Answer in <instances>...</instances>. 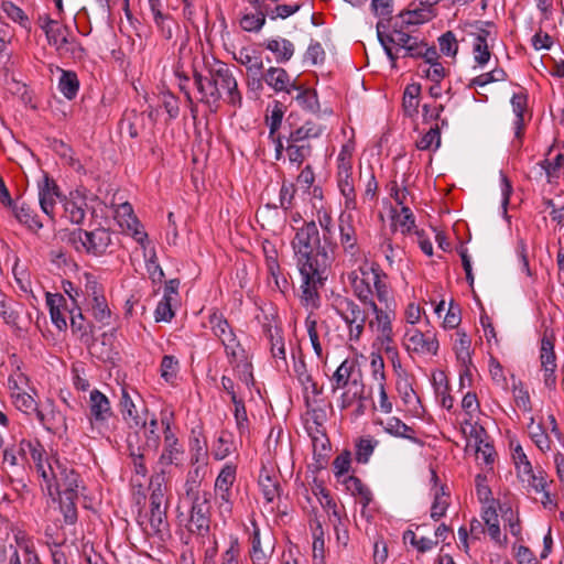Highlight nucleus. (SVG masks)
<instances>
[{
	"instance_id": "nucleus-13",
	"label": "nucleus",
	"mask_w": 564,
	"mask_h": 564,
	"mask_svg": "<svg viewBox=\"0 0 564 564\" xmlns=\"http://www.w3.org/2000/svg\"><path fill=\"white\" fill-rule=\"evenodd\" d=\"M541 367L544 371V384L549 389H554L556 386V356L554 351V336L544 332L541 339L540 348Z\"/></svg>"
},
{
	"instance_id": "nucleus-40",
	"label": "nucleus",
	"mask_w": 564,
	"mask_h": 564,
	"mask_svg": "<svg viewBox=\"0 0 564 564\" xmlns=\"http://www.w3.org/2000/svg\"><path fill=\"white\" fill-rule=\"evenodd\" d=\"M285 151L288 153L290 162L295 163L297 166H301L303 164V162L308 156H311L313 149H312L311 143H305V144L288 143Z\"/></svg>"
},
{
	"instance_id": "nucleus-17",
	"label": "nucleus",
	"mask_w": 564,
	"mask_h": 564,
	"mask_svg": "<svg viewBox=\"0 0 564 564\" xmlns=\"http://www.w3.org/2000/svg\"><path fill=\"white\" fill-rule=\"evenodd\" d=\"M112 415V410L108 398L99 390L95 389L89 397V420L93 424L102 426Z\"/></svg>"
},
{
	"instance_id": "nucleus-10",
	"label": "nucleus",
	"mask_w": 564,
	"mask_h": 564,
	"mask_svg": "<svg viewBox=\"0 0 564 564\" xmlns=\"http://www.w3.org/2000/svg\"><path fill=\"white\" fill-rule=\"evenodd\" d=\"M381 28H384L382 22L377 23V36L382 45L389 61L391 62L392 68L397 67V61L399 58L398 52L400 50H404L412 41L416 39L406 32L401 30L393 29L388 34L381 31Z\"/></svg>"
},
{
	"instance_id": "nucleus-6",
	"label": "nucleus",
	"mask_w": 564,
	"mask_h": 564,
	"mask_svg": "<svg viewBox=\"0 0 564 564\" xmlns=\"http://www.w3.org/2000/svg\"><path fill=\"white\" fill-rule=\"evenodd\" d=\"M333 307L336 314L345 322L349 340L358 341L365 330L366 312L354 300L346 296H337L334 300Z\"/></svg>"
},
{
	"instance_id": "nucleus-30",
	"label": "nucleus",
	"mask_w": 564,
	"mask_h": 564,
	"mask_svg": "<svg viewBox=\"0 0 564 564\" xmlns=\"http://www.w3.org/2000/svg\"><path fill=\"white\" fill-rule=\"evenodd\" d=\"M198 473L199 468H195L194 471H189L185 481V495L191 502L212 498V494L209 491L200 490Z\"/></svg>"
},
{
	"instance_id": "nucleus-3",
	"label": "nucleus",
	"mask_w": 564,
	"mask_h": 564,
	"mask_svg": "<svg viewBox=\"0 0 564 564\" xmlns=\"http://www.w3.org/2000/svg\"><path fill=\"white\" fill-rule=\"evenodd\" d=\"M332 391L346 389L340 397V408H349L356 400L364 399L365 384L362 382L361 369L354 358L345 359L333 373Z\"/></svg>"
},
{
	"instance_id": "nucleus-43",
	"label": "nucleus",
	"mask_w": 564,
	"mask_h": 564,
	"mask_svg": "<svg viewBox=\"0 0 564 564\" xmlns=\"http://www.w3.org/2000/svg\"><path fill=\"white\" fill-rule=\"evenodd\" d=\"M254 13H246L241 20L240 25L247 32H259L265 23V17L262 9H254Z\"/></svg>"
},
{
	"instance_id": "nucleus-11",
	"label": "nucleus",
	"mask_w": 564,
	"mask_h": 564,
	"mask_svg": "<svg viewBox=\"0 0 564 564\" xmlns=\"http://www.w3.org/2000/svg\"><path fill=\"white\" fill-rule=\"evenodd\" d=\"M13 403L15 408L25 414H30L32 412L35 413L36 419L39 422L51 432H57L59 430V426L56 424V416L61 420V424L63 427H66L65 419L59 414L55 413L53 410L51 411V416L48 417L47 414H45L42 410L36 408V403L34 399L25 393V392H18L13 393Z\"/></svg>"
},
{
	"instance_id": "nucleus-21",
	"label": "nucleus",
	"mask_w": 564,
	"mask_h": 564,
	"mask_svg": "<svg viewBox=\"0 0 564 564\" xmlns=\"http://www.w3.org/2000/svg\"><path fill=\"white\" fill-rule=\"evenodd\" d=\"M9 209L11 210L14 218L29 230L37 232L43 227V224L39 219L34 208H32L25 202L17 200L13 203V206L9 207Z\"/></svg>"
},
{
	"instance_id": "nucleus-27",
	"label": "nucleus",
	"mask_w": 564,
	"mask_h": 564,
	"mask_svg": "<svg viewBox=\"0 0 564 564\" xmlns=\"http://www.w3.org/2000/svg\"><path fill=\"white\" fill-rule=\"evenodd\" d=\"M63 207L65 217L70 223L79 225L84 221L86 215V202L84 197H80L79 195L74 196L70 194L68 198H64Z\"/></svg>"
},
{
	"instance_id": "nucleus-53",
	"label": "nucleus",
	"mask_w": 564,
	"mask_h": 564,
	"mask_svg": "<svg viewBox=\"0 0 564 564\" xmlns=\"http://www.w3.org/2000/svg\"><path fill=\"white\" fill-rule=\"evenodd\" d=\"M153 20L161 35L165 40H171L174 34V29L177 28L176 21L170 14L165 13H162L161 18H153Z\"/></svg>"
},
{
	"instance_id": "nucleus-28",
	"label": "nucleus",
	"mask_w": 564,
	"mask_h": 564,
	"mask_svg": "<svg viewBox=\"0 0 564 564\" xmlns=\"http://www.w3.org/2000/svg\"><path fill=\"white\" fill-rule=\"evenodd\" d=\"M383 430L394 437L406 438L415 444H423L422 441L415 436L414 430L399 417L392 416L388 419Z\"/></svg>"
},
{
	"instance_id": "nucleus-31",
	"label": "nucleus",
	"mask_w": 564,
	"mask_h": 564,
	"mask_svg": "<svg viewBox=\"0 0 564 564\" xmlns=\"http://www.w3.org/2000/svg\"><path fill=\"white\" fill-rule=\"evenodd\" d=\"M235 59L246 67L248 74L257 75L263 69L262 58L256 51L242 47L235 54Z\"/></svg>"
},
{
	"instance_id": "nucleus-60",
	"label": "nucleus",
	"mask_w": 564,
	"mask_h": 564,
	"mask_svg": "<svg viewBox=\"0 0 564 564\" xmlns=\"http://www.w3.org/2000/svg\"><path fill=\"white\" fill-rule=\"evenodd\" d=\"M284 111L280 102H275L271 115L267 116V123L269 126V137H273L281 127Z\"/></svg>"
},
{
	"instance_id": "nucleus-42",
	"label": "nucleus",
	"mask_w": 564,
	"mask_h": 564,
	"mask_svg": "<svg viewBox=\"0 0 564 564\" xmlns=\"http://www.w3.org/2000/svg\"><path fill=\"white\" fill-rule=\"evenodd\" d=\"M507 77L508 75L505 69L495 68L489 73H484L473 78L468 84V88L484 87L490 83L503 82L507 79Z\"/></svg>"
},
{
	"instance_id": "nucleus-16",
	"label": "nucleus",
	"mask_w": 564,
	"mask_h": 564,
	"mask_svg": "<svg viewBox=\"0 0 564 564\" xmlns=\"http://www.w3.org/2000/svg\"><path fill=\"white\" fill-rule=\"evenodd\" d=\"M164 429V447L162 454L159 457L158 464L161 466V471L164 473V468L177 464L181 459L184 451L178 443V438L171 430L169 421L162 420Z\"/></svg>"
},
{
	"instance_id": "nucleus-51",
	"label": "nucleus",
	"mask_w": 564,
	"mask_h": 564,
	"mask_svg": "<svg viewBox=\"0 0 564 564\" xmlns=\"http://www.w3.org/2000/svg\"><path fill=\"white\" fill-rule=\"evenodd\" d=\"M299 94L295 97L297 102L308 111L316 112L319 109L317 95L312 89H301L299 87Z\"/></svg>"
},
{
	"instance_id": "nucleus-39",
	"label": "nucleus",
	"mask_w": 564,
	"mask_h": 564,
	"mask_svg": "<svg viewBox=\"0 0 564 564\" xmlns=\"http://www.w3.org/2000/svg\"><path fill=\"white\" fill-rule=\"evenodd\" d=\"M128 448L129 455L132 458L135 474L145 477L148 474V468L145 466L144 459L149 451L142 449L141 446L133 445L130 437L128 438Z\"/></svg>"
},
{
	"instance_id": "nucleus-36",
	"label": "nucleus",
	"mask_w": 564,
	"mask_h": 564,
	"mask_svg": "<svg viewBox=\"0 0 564 564\" xmlns=\"http://www.w3.org/2000/svg\"><path fill=\"white\" fill-rule=\"evenodd\" d=\"M346 488L351 492L352 496H359V502L362 508L369 506L372 500V494L370 489L362 484V481L355 476H348L345 479Z\"/></svg>"
},
{
	"instance_id": "nucleus-52",
	"label": "nucleus",
	"mask_w": 564,
	"mask_h": 564,
	"mask_svg": "<svg viewBox=\"0 0 564 564\" xmlns=\"http://www.w3.org/2000/svg\"><path fill=\"white\" fill-rule=\"evenodd\" d=\"M352 289L355 295L365 304L370 305V302H375L371 297L372 291L370 289L369 282H366L365 279H359L357 275L352 278Z\"/></svg>"
},
{
	"instance_id": "nucleus-46",
	"label": "nucleus",
	"mask_w": 564,
	"mask_h": 564,
	"mask_svg": "<svg viewBox=\"0 0 564 564\" xmlns=\"http://www.w3.org/2000/svg\"><path fill=\"white\" fill-rule=\"evenodd\" d=\"M421 86L419 84L408 85L403 94V108L410 115L415 112L419 107V96Z\"/></svg>"
},
{
	"instance_id": "nucleus-58",
	"label": "nucleus",
	"mask_w": 564,
	"mask_h": 564,
	"mask_svg": "<svg viewBox=\"0 0 564 564\" xmlns=\"http://www.w3.org/2000/svg\"><path fill=\"white\" fill-rule=\"evenodd\" d=\"M28 460L25 454L20 451V443L8 447L3 452V463L11 467L24 464Z\"/></svg>"
},
{
	"instance_id": "nucleus-64",
	"label": "nucleus",
	"mask_w": 564,
	"mask_h": 564,
	"mask_svg": "<svg viewBox=\"0 0 564 564\" xmlns=\"http://www.w3.org/2000/svg\"><path fill=\"white\" fill-rule=\"evenodd\" d=\"M325 51L319 42H312L304 55L305 61H310L312 65L322 64L325 59Z\"/></svg>"
},
{
	"instance_id": "nucleus-29",
	"label": "nucleus",
	"mask_w": 564,
	"mask_h": 564,
	"mask_svg": "<svg viewBox=\"0 0 564 564\" xmlns=\"http://www.w3.org/2000/svg\"><path fill=\"white\" fill-rule=\"evenodd\" d=\"M144 112L131 110L124 113L119 122V130L121 133H127L130 138L134 139L140 133V128L143 127Z\"/></svg>"
},
{
	"instance_id": "nucleus-41",
	"label": "nucleus",
	"mask_w": 564,
	"mask_h": 564,
	"mask_svg": "<svg viewBox=\"0 0 564 564\" xmlns=\"http://www.w3.org/2000/svg\"><path fill=\"white\" fill-rule=\"evenodd\" d=\"M449 506L448 494L446 492L445 486H442L434 496V501L431 507V518L434 521L440 520L445 516L446 510Z\"/></svg>"
},
{
	"instance_id": "nucleus-24",
	"label": "nucleus",
	"mask_w": 564,
	"mask_h": 564,
	"mask_svg": "<svg viewBox=\"0 0 564 564\" xmlns=\"http://www.w3.org/2000/svg\"><path fill=\"white\" fill-rule=\"evenodd\" d=\"M119 406L122 419L130 429L140 430L145 426V417L138 413L135 405L126 389H122Z\"/></svg>"
},
{
	"instance_id": "nucleus-8",
	"label": "nucleus",
	"mask_w": 564,
	"mask_h": 564,
	"mask_svg": "<svg viewBox=\"0 0 564 564\" xmlns=\"http://www.w3.org/2000/svg\"><path fill=\"white\" fill-rule=\"evenodd\" d=\"M210 499L191 502L189 514L186 523L187 531L199 538L205 539L210 532Z\"/></svg>"
},
{
	"instance_id": "nucleus-4",
	"label": "nucleus",
	"mask_w": 564,
	"mask_h": 564,
	"mask_svg": "<svg viewBox=\"0 0 564 564\" xmlns=\"http://www.w3.org/2000/svg\"><path fill=\"white\" fill-rule=\"evenodd\" d=\"M48 480H44L47 495L53 499L58 496L65 497V500H77L79 475L58 460H55V466L48 464Z\"/></svg>"
},
{
	"instance_id": "nucleus-34",
	"label": "nucleus",
	"mask_w": 564,
	"mask_h": 564,
	"mask_svg": "<svg viewBox=\"0 0 564 564\" xmlns=\"http://www.w3.org/2000/svg\"><path fill=\"white\" fill-rule=\"evenodd\" d=\"M263 327L265 335L270 341L272 356L285 362L286 352L281 328H273L271 325H264Z\"/></svg>"
},
{
	"instance_id": "nucleus-38",
	"label": "nucleus",
	"mask_w": 564,
	"mask_h": 564,
	"mask_svg": "<svg viewBox=\"0 0 564 564\" xmlns=\"http://www.w3.org/2000/svg\"><path fill=\"white\" fill-rule=\"evenodd\" d=\"M58 88L68 100L74 99L79 89L77 75L74 72L63 70L58 82Z\"/></svg>"
},
{
	"instance_id": "nucleus-44",
	"label": "nucleus",
	"mask_w": 564,
	"mask_h": 564,
	"mask_svg": "<svg viewBox=\"0 0 564 564\" xmlns=\"http://www.w3.org/2000/svg\"><path fill=\"white\" fill-rule=\"evenodd\" d=\"M299 10L300 4H276L275 7H271L268 3H265L262 9L264 17H269L271 20H275L278 18L286 19L296 13Z\"/></svg>"
},
{
	"instance_id": "nucleus-12",
	"label": "nucleus",
	"mask_w": 564,
	"mask_h": 564,
	"mask_svg": "<svg viewBox=\"0 0 564 564\" xmlns=\"http://www.w3.org/2000/svg\"><path fill=\"white\" fill-rule=\"evenodd\" d=\"M404 346L408 351L421 355H436L438 351V340L436 335L431 332H422L416 328L406 329L404 334Z\"/></svg>"
},
{
	"instance_id": "nucleus-50",
	"label": "nucleus",
	"mask_w": 564,
	"mask_h": 564,
	"mask_svg": "<svg viewBox=\"0 0 564 564\" xmlns=\"http://www.w3.org/2000/svg\"><path fill=\"white\" fill-rule=\"evenodd\" d=\"M434 145L437 149L441 145V132L437 124L431 127L430 130L416 141V147L420 150H430Z\"/></svg>"
},
{
	"instance_id": "nucleus-26",
	"label": "nucleus",
	"mask_w": 564,
	"mask_h": 564,
	"mask_svg": "<svg viewBox=\"0 0 564 564\" xmlns=\"http://www.w3.org/2000/svg\"><path fill=\"white\" fill-rule=\"evenodd\" d=\"M324 131L321 124L312 121H306L303 126L292 130L286 137V143L305 144L310 143L311 139L318 138Z\"/></svg>"
},
{
	"instance_id": "nucleus-33",
	"label": "nucleus",
	"mask_w": 564,
	"mask_h": 564,
	"mask_svg": "<svg viewBox=\"0 0 564 564\" xmlns=\"http://www.w3.org/2000/svg\"><path fill=\"white\" fill-rule=\"evenodd\" d=\"M481 518L488 528L490 538L499 545H505L507 536H501L497 510L489 506L484 510Z\"/></svg>"
},
{
	"instance_id": "nucleus-23",
	"label": "nucleus",
	"mask_w": 564,
	"mask_h": 564,
	"mask_svg": "<svg viewBox=\"0 0 564 564\" xmlns=\"http://www.w3.org/2000/svg\"><path fill=\"white\" fill-rule=\"evenodd\" d=\"M20 451L22 454H25L26 457L28 455L31 456L43 480H48L50 471L48 465L45 466L44 464L45 449L43 445L39 441L32 442L22 440L20 442Z\"/></svg>"
},
{
	"instance_id": "nucleus-14",
	"label": "nucleus",
	"mask_w": 564,
	"mask_h": 564,
	"mask_svg": "<svg viewBox=\"0 0 564 564\" xmlns=\"http://www.w3.org/2000/svg\"><path fill=\"white\" fill-rule=\"evenodd\" d=\"M47 37L48 44L55 46L59 55L72 52L70 31L67 26L61 25L57 21L48 19L42 26Z\"/></svg>"
},
{
	"instance_id": "nucleus-19",
	"label": "nucleus",
	"mask_w": 564,
	"mask_h": 564,
	"mask_svg": "<svg viewBox=\"0 0 564 564\" xmlns=\"http://www.w3.org/2000/svg\"><path fill=\"white\" fill-rule=\"evenodd\" d=\"M337 183L341 195L345 197V207L356 209V191L352 178V165H337Z\"/></svg>"
},
{
	"instance_id": "nucleus-37",
	"label": "nucleus",
	"mask_w": 564,
	"mask_h": 564,
	"mask_svg": "<svg viewBox=\"0 0 564 564\" xmlns=\"http://www.w3.org/2000/svg\"><path fill=\"white\" fill-rule=\"evenodd\" d=\"M457 340L454 345V350L456 354L457 361L460 366H470L471 365V352L470 345L471 340L466 335L465 332H457Z\"/></svg>"
},
{
	"instance_id": "nucleus-55",
	"label": "nucleus",
	"mask_w": 564,
	"mask_h": 564,
	"mask_svg": "<svg viewBox=\"0 0 564 564\" xmlns=\"http://www.w3.org/2000/svg\"><path fill=\"white\" fill-rule=\"evenodd\" d=\"M440 51L446 55L454 57L458 51V43L453 32L447 31L438 39Z\"/></svg>"
},
{
	"instance_id": "nucleus-2",
	"label": "nucleus",
	"mask_w": 564,
	"mask_h": 564,
	"mask_svg": "<svg viewBox=\"0 0 564 564\" xmlns=\"http://www.w3.org/2000/svg\"><path fill=\"white\" fill-rule=\"evenodd\" d=\"M194 83L200 95L199 101L205 104L212 112L218 110L221 99L234 107L241 106L242 96L237 80L225 63H218L216 67L210 68L207 76L195 72Z\"/></svg>"
},
{
	"instance_id": "nucleus-49",
	"label": "nucleus",
	"mask_w": 564,
	"mask_h": 564,
	"mask_svg": "<svg viewBox=\"0 0 564 564\" xmlns=\"http://www.w3.org/2000/svg\"><path fill=\"white\" fill-rule=\"evenodd\" d=\"M305 326L307 329V334L314 349V352L318 358L323 357V348L319 341V336L317 333V321L314 318L313 314H308L305 319Z\"/></svg>"
},
{
	"instance_id": "nucleus-47",
	"label": "nucleus",
	"mask_w": 564,
	"mask_h": 564,
	"mask_svg": "<svg viewBox=\"0 0 564 564\" xmlns=\"http://www.w3.org/2000/svg\"><path fill=\"white\" fill-rule=\"evenodd\" d=\"M377 444H378V441L372 440L370 437L360 438L358 441V443L356 444V453H355L356 460L360 464L368 463Z\"/></svg>"
},
{
	"instance_id": "nucleus-35",
	"label": "nucleus",
	"mask_w": 564,
	"mask_h": 564,
	"mask_svg": "<svg viewBox=\"0 0 564 564\" xmlns=\"http://www.w3.org/2000/svg\"><path fill=\"white\" fill-rule=\"evenodd\" d=\"M259 486L267 502H272L280 497V484L276 478L269 475L267 469H262L259 475Z\"/></svg>"
},
{
	"instance_id": "nucleus-5",
	"label": "nucleus",
	"mask_w": 564,
	"mask_h": 564,
	"mask_svg": "<svg viewBox=\"0 0 564 564\" xmlns=\"http://www.w3.org/2000/svg\"><path fill=\"white\" fill-rule=\"evenodd\" d=\"M67 241L77 251L84 250L88 254L99 257L105 254L111 245V232L104 227L89 231L78 228L68 234Z\"/></svg>"
},
{
	"instance_id": "nucleus-1",
	"label": "nucleus",
	"mask_w": 564,
	"mask_h": 564,
	"mask_svg": "<svg viewBox=\"0 0 564 564\" xmlns=\"http://www.w3.org/2000/svg\"><path fill=\"white\" fill-rule=\"evenodd\" d=\"M291 245L302 278V301L305 305L316 307L319 300L318 289L327 280L337 243L328 237L322 243L317 225L312 220L297 229Z\"/></svg>"
},
{
	"instance_id": "nucleus-9",
	"label": "nucleus",
	"mask_w": 564,
	"mask_h": 564,
	"mask_svg": "<svg viewBox=\"0 0 564 564\" xmlns=\"http://www.w3.org/2000/svg\"><path fill=\"white\" fill-rule=\"evenodd\" d=\"M237 467L226 464L215 480V495L218 500L220 514H230L232 510V485L236 481Z\"/></svg>"
},
{
	"instance_id": "nucleus-62",
	"label": "nucleus",
	"mask_w": 564,
	"mask_h": 564,
	"mask_svg": "<svg viewBox=\"0 0 564 564\" xmlns=\"http://www.w3.org/2000/svg\"><path fill=\"white\" fill-rule=\"evenodd\" d=\"M486 431L484 427H480L479 431H476V441L478 442L477 445V453L481 454L484 462L489 465L494 463L495 459V448L489 443H484V441L480 438V434H485Z\"/></svg>"
},
{
	"instance_id": "nucleus-59",
	"label": "nucleus",
	"mask_w": 564,
	"mask_h": 564,
	"mask_svg": "<svg viewBox=\"0 0 564 564\" xmlns=\"http://www.w3.org/2000/svg\"><path fill=\"white\" fill-rule=\"evenodd\" d=\"M2 10L14 22H19L21 25L26 26L29 19L21 8L15 6L13 2L3 1Z\"/></svg>"
},
{
	"instance_id": "nucleus-15",
	"label": "nucleus",
	"mask_w": 564,
	"mask_h": 564,
	"mask_svg": "<svg viewBox=\"0 0 564 564\" xmlns=\"http://www.w3.org/2000/svg\"><path fill=\"white\" fill-rule=\"evenodd\" d=\"M339 241L344 252L352 258L358 257L360 249L358 246L357 232L354 226L351 214H340L338 218Z\"/></svg>"
},
{
	"instance_id": "nucleus-63",
	"label": "nucleus",
	"mask_w": 564,
	"mask_h": 564,
	"mask_svg": "<svg viewBox=\"0 0 564 564\" xmlns=\"http://www.w3.org/2000/svg\"><path fill=\"white\" fill-rule=\"evenodd\" d=\"M397 390L405 405L420 404L419 397L413 390L411 383H409L406 380L403 382H398Z\"/></svg>"
},
{
	"instance_id": "nucleus-7",
	"label": "nucleus",
	"mask_w": 564,
	"mask_h": 564,
	"mask_svg": "<svg viewBox=\"0 0 564 564\" xmlns=\"http://www.w3.org/2000/svg\"><path fill=\"white\" fill-rule=\"evenodd\" d=\"M209 324L214 335L221 341L230 365L237 364L245 350L227 319L221 314L214 313L209 317Z\"/></svg>"
},
{
	"instance_id": "nucleus-56",
	"label": "nucleus",
	"mask_w": 564,
	"mask_h": 564,
	"mask_svg": "<svg viewBox=\"0 0 564 564\" xmlns=\"http://www.w3.org/2000/svg\"><path fill=\"white\" fill-rule=\"evenodd\" d=\"M473 53L475 63L480 67L485 66L491 57L489 45L484 40L474 41Z\"/></svg>"
},
{
	"instance_id": "nucleus-57",
	"label": "nucleus",
	"mask_w": 564,
	"mask_h": 564,
	"mask_svg": "<svg viewBox=\"0 0 564 564\" xmlns=\"http://www.w3.org/2000/svg\"><path fill=\"white\" fill-rule=\"evenodd\" d=\"M512 458L514 460V464H516V467H517L519 474L531 475V471H532L531 463L529 462V459L520 444H518L513 448Z\"/></svg>"
},
{
	"instance_id": "nucleus-20",
	"label": "nucleus",
	"mask_w": 564,
	"mask_h": 564,
	"mask_svg": "<svg viewBox=\"0 0 564 564\" xmlns=\"http://www.w3.org/2000/svg\"><path fill=\"white\" fill-rule=\"evenodd\" d=\"M61 196L59 188L55 181L45 175L43 182L39 186V200L43 213L52 218L54 206Z\"/></svg>"
},
{
	"instance_id": "nucleus-45",
	"label": "nucleus",
	"mask_w": 564,
	"mask_h": 564,
	"mask_svg": "<svg viewBox=\"0 0 564 564\" xmlns=\"http://www.w3.org/2000/svg\"><path fill=\"white\" fill-rule=\"evenodd\" d=\"M180 370L178 360L172 355H165L160 366L161 377L170 383H173Z\"/></svg>"
},
{
	"instance_id": "nucleus-32",
	"label": "nucleus",
	"mask_w": 564,
	"mask_h": 564,
	"mask_svg": "<svg viewBox=\"0 0 564 564\" xmlns=\"http://www.w3.org/2000/svg\"><path fill=\"white\" fill-rule=\"evenodd\" d=\"M265 48L275 55L276 63H286L292 58L294 54V45L286 39L269 40L265 43Z\"/></svg>"
},
{
	"instance_id": "nucleus-25",
	"label": "nucleus",
	"mask_w": 564,
	"mask_h": 564,
	"mask_svg": "<svg viewBox=\"0 0 564 564\" xmlns=\"http://www.w3.org/2000/svg\"><path fill=\"white\" fill-rule=\"evenodd\" d=\"M369 307L375 314V319L369 322V327H376L378 335L379 334H391L392 333V318L394 317V311L390 305H387L386 308H380L376 302H370Z\"/></svg>"
},
{
	"instance_id": "nucleus-54",
	"label": "nucleus",
	"mask_w": 564,
	"mask_h": 564,
	"mask_svg": "<svg viewBox=\"0 0 564 564\" xmlns=\"http://www.w3.org/2000/svg\"><path fill=\"white\" fill-rule=\"evenodd\" d=\"M232 403L235 405L234 415H235L237 429L240 434H245L249 427V420H248L245 402L240 398L236 401H232Z\"/></svg>"
},
{
	"instance_id": "nucleus-18",
	"label": "nucleus",
	"mask_w": 564,
	"mask_h": 564,
	"mask_svg": "<svg viewBox=\"0 0 564 564\" xmlns=\"http://www.w3.org/2000/svg\"><path fill=\"white\" fill-rule=\"evenodd\" d=\"M143 531L149 536H158L163 540L170 532V524L166 517V507L150 506L148 522Z\"/></svg>"
},
{
	"instance_id": "nucleus-61",
	"label": "nucleus",
	"mask_w": 564,
	"mask_h": 564,
	"mask_svg": "<svg viewBox=\"0 0 564 564\" xmlns=\"http://www.w3.org/2000/svg\"><path fill=\"white\" fill-rule=\"evenodd\" d=\"M393 218L395 224L401 227L402 234H409L415 226L413 213L406 206H402L401 213Z\"/></svg>"
},
{
	"instance_id": "nucleus-22",
	"label": "nucleus",
	"mask_w": 564,
	"mask_h": 564,
	"mask_svg": "<svg viewBox=\"0 0 564 564\" xmlns=\"http://www.w3.org/2000/svg\"><path fill=\"white\" fill-rule=\"evenodd\" d=\"M264 83L275 93L285 91L290 94L293 89H299L294 82H291L289 73L281 67H270L263 75Z\"/></svg>"
},
{
	"instance_id": "nucleus-48",
	"label": "nucleus",
	"mask_w": 564,
	"mask_h": 564,
	"mask_svg": "<svg viewBox=\"0 0 564 564\" xmlns=\"http://www.w3.org/2000/svg\"><path fill=\"white\" fill-rule=\"evenodd\" d=\"M93 302V314L95 318L102 324H109L110 310L108 308L106 299L94 291Z\"/></svg>"
}]
</instances>
